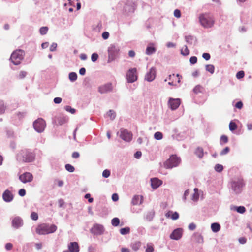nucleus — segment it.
I'll return each instance as SVG.
<instances>
[{
	"label": "nucleus",
	"instance_id": "7",
	"mask_svg": "<svg viewBox=\"0 0 252 252\" xmlns=\"http://www.w3.org/2000/svg\"><path fill=\"white\" fill-rule=\"evenodd\" d=\"M120 48L117 45L111 44L108 48V58L107 62L110 63L115 60L117 57Z\"/></svg>",
	"mask_w": 252,
	"mask_h": 252
},
{
	"label": "nucleus",
	"instance_id": "57",
	"mask_svg": "<svg viewBox=\"0 0 252 252\" xmlns=\"http://www.w3.org/2000/svg\"><path fill=\"white\" fill-rule=\"evenodd\" d=\"M196 228V225L193 222L190 223L188 226V229L191 231L195 230Z\"/></svg>",
	"mask_w": 252,
	"mask_h": 252
},
{
	"label": "nucleus",
	"instance_id": "6",
	"mask_svg": "<svg viewBox=\"0 0 252 252\" xmlns=\"http://www.w3.org/2000/svg\"><path fill=\"white\" fill-rule=\"evenodd\" d=\"M199 21L201 25L205 28H210L213 26L214 20L208 14H203L199 16Z\"/></svg>",
	"mask_w": 252,
	"mask_h": 252
},
{
	"label": "nucleus",
	"instance_id": "21",
	"mask_svg": "<svg viewBox=\"0 0 252 252\" xmlns=\"http://www.w3.org/2000/svg\"><path fill=\"white\" fill-rule=\"evenodd\" d=\"M162 181L157 178L151 179V185L153 189H157L162 184Z\"/></svg>",
	"mask_w": 252,
	"mask_h": 252
},
{
	"label": "nucleus",
	"instance_id": "11",
	"mask_svg": "<svg viewBox=\"0 0 252 252\" xmlns=\"http://www.w3.org/2000/svg\"><path fill=\"white\" fill-rule=\"evenodd\" d=\"M126 79L128 83H132L136 81L137 79L136 75V69L135 68H131L128 70L126 73Z\"/></svg>",
	"mask_w": 252,
	"mask_h": 252
},
{
	"label": "nucleus",
	"instance_id": "28",
	"mask_svg": "<svg viewBox=\"0 0 252 252\" xmlns=\"http://www.w3.org/2000/svg\"><path fill=\"white\" fill-rule=\"evenodd\" d=\"M211 228L212 231L216 233L220 231V225L218 223L214 222L211 224Z\"/></svg>",
	"mask_w": 252,
	"mask_h": 252
},
{
	"label": "nucleus",
	"instance_id": "23",
	"mask_svg": "<svg viewBox=\"0 0 252 252\" xmlns=\"http://www.w3.org/2000/svg\"><path fill=\"white\" fill-rule=\"evenodd\" d=\"M56 120L60 125H62L68 122V118L66 116L61 114L56 118Z\"/></svg>",
	"mask_w": 252,
	"mask_h": 252
},
{
	"label": "nucleus",
	"instance_id": "54",
	"mask_svg": "<svg viewBox=\"0 0 252 252\" xmlns=\"http://www.w3.org/2000/svg\"><path fill=\"white\" fill-rule=\"evenodd\" d=\"M245 75L243 71H239L236 74V77L237 79H241L244 77Z\"/></svg>",
	"mask_w": 252,
	"mask_h": 252
},
{
	"label": "nucleus",
	"instance_id": "30",
	"mask_svg": "<svg viewBox=\"0 0 252 252\" xmlns=\"http://www.w3.org/2000/svg\"><path fill=\"white\" fill-rule=\"evenodd\" d=\"M195 154L199 158H202L204 155L203 149L202 148L198 147L195 150Z\"/></svg>",
	"mask_w": 252,
	"mask_h": 252
},
{
	"label": "nucleus",
	"instance_id": "9",
	"mask_svg": "<svg viewBox=\"0 0 252 252\" xmlns=\"http://www.w3.org/2000/svg\"><path fill=\"white\" fill-rule=\"evenodd\" d=\"M120 137L125 142H129L132 140L133 134L131 132L126 129H121Z\"/></svg>",
	"mask_w": 252,
	"mask_h": 252
},
{
	"label": "nucleus",
	"instance_id": "35",
	"mask_svg": "<svg viewBox=\"0 0 252 252\" xmlns=\"http://www.w3.org/2000/svg\"><path fill=\"white\" fill-rule=\"evenodd\" d=\"M154 248L153 245L151 243H148L146 245V252H154Z\"/></svg>",
	"mask_w": 252,
	"mask_h": 252
},
{
	"label": "nucleus",
	"instance_id": "20",
	"mask_svg": "<svg viewBox=\"0 0 252 252\" xmlns=\"http://www.w3.org/2000/svg\"><path fill=\"white\" fill-rule=\"evenodd\" d=\"M124 10L126 14L127 15L133 13L135 10L134 4L130 3L125 4L124 7Z\"/></svg>",
	"mask_w": 252,
	"mask_h": 252
},
{
	"label": "nucleus",
	"instance_id": "46",
	"mask_svg": "<svg viewBox=\"0 0 252 252\" xmlns=\"http://www.w3.org/2000/svg\"><path fill=\"white\" fill-rule=\"evenodd\" d=\"M48 30L47 27H42L40 28V33L41 35H45L47 33Z\"/></svg>",
	"mask_w": 252,
	"mask_h": 252
},
{
	"label": "nucleus",
	"instance_id": "3",
	"mask_svg": "<svg viewBox=\"0 0 252 252\" xmlns=\"http://www.w3.org/2000/svg\"><path fill=\"white\" fill-rule=\"evenodd\" d=\"M57 229V226L54 224L50 225L46 223H43L38 226L36 228V232L40 235H45L54 233Z\"/></svg>",
	"mask_w": 252,
	"mask_h": 252
},
{
	"label": "nucleus",
	"instance_id": "25",
	"mask_svg": "<svg viewBox=\"0 0 252 252\" xmlns=\"http://www.w3.org/2000/svg\"><path fill=\"white\" fill-rule=\"evenodd\" d=\"M166 218H171L173 220H176L179 218V214L177 212H173L169 211L165 214Z\"/></svg>",
	"mask_w": 252,
	"mask_h": 252
},
{
	"label": "nucleus",
	"instance_id": "58",
	"mask_svg": "<svg viewBox=\"0 0 252 252\" xmlns=\"http://www.w3.org/2000/svg\"><path fill=\"white\" fill-rule=\"evenodd\" d=\"M197 61V58L196 56H192L190 58V63L191 64H194L196 63Z\"/></svg>",
	"mask_w": 252,
	"mask_h": 252
},
{
	"label": "nucleus",
	"instance_id": "24",
	"mask_svg": "<svg viewBox=\"0 0 252 252\" xmlns=\"http://www.w3.org/2000/svg\"><path fill=\"white\" fill-rule=\"evenodd\" d=\"M142 196L134 195L131 200V204L133 205L141 204L142 203Z\"/></svg>",
	"mask_w": 252,
	"mask_h": 252
},
{
	"label": "nucleus",
	"instance_id": "4",
	"mask_svg": "<svg viewBox=\"0 0 252 252\" xmlns=\"http://www.w3.org/2000/svg\"><path fill=\"white\" fill-rule=\"evenodd\" d=\"M25 52L23 50L19 49L14 51L10 57V60L15 65H18L21 63L23 59Z\"/></svg>",
	"mask_w": 252,
	"mask_h": 252
},
{
	"label": "nucleus",
	"instance_id": "36",
	"mask_svg": "<svg viewBox=\"0 0 252 252\" xmlns=\"http://www.w3.org/2000/svg\"><path fill=\"white\" fill-rule=\"evenodd\" d=\"M181 53L184 56H187L189 54V51L187 45H185L184 47L181 50Z\"/></svg>",
	"mask_w": 252,
	"mask_h": 252
},
{
	"label": "nucleus",
	"instance_id": "63",
	"mask_svg": "<svg viewBox=\"0 0 252 252\" xmlns=\"http://www.w3.org/2000/svg\"><path fill=\"white\" fill-rule=\"evenodd\" d=\"M202 57L205 60H209L210 59V55L208 53H204L202 55Z\"/></svg>",
	"mask_w": 252,
	"mask_h": 252
},
{
	"label": "nucleus",
	"instance_id": "16",
	"mask_svg": "<svg viewBox=\"0 0 252 252\" xmlns=\"http://www.w3.org/2000/svg\"><path fill=\"white\" fill-rule=\"evenodd\" d=\"M2 197L4 201L7 203L11 202L14 199V195L12 191L9 189H6L2 193Z\"/></svg>",
	"mask_w": 252,
	"mask_h": 252
},
{
	"label": "nucleus",
	"instance_id": "41",
	"mask_svg": "<svg viewBox=\"0 0 252 252\" xmlns=\"http://www.w3.org/2000/svg\"><path fill=\"white\" fill-rule=\"evenodd\" d=\"M235 210L239 213L243 214L246 211V208L242 206L235 207Z\"/></svg>",
	"mask_w": 252,
	"mask_h": 252
},
{
	"label": "nucleus",
	"instance_id": "43",
	"mask_svg": "<svg viewBox=\"0 0 252 252\" xmlns=\"http://www.w3.org/2000/svg\"><path fill=\"white\" fill-rule=\"evenodd\" d=\"M65 168L69 172H73L75 170L74 167L70 164H66L65 165Z\"/></svg>",
	"mask_w": 252,
	"mask_h": 252
},
{
	"label": "nucleus",
	"instance_id": "64",
	"mask_svg": "<svg viewBox=\"0 0 252 252\" xmlns=\"http://www.w3.org/2000/svg\"><path fill=\"white\" fill-rule=\"evenodd\" d=\"M141 156L142 153L141 151H137L134 155V157L137 159L140 158Z\"/></svg>",
	"mask_w": 252,
	"mask_h": 252
},
{
	"label": "nucleus",
	"instance_id": "1",
	"mask_svg": "<svg viewBox=\"0 0 252 252\" xmlns=\"http://www.w3.org/2000/svg\"><path fill=\"white\" fill-rule=\"evenodd\" d=\"M17 160L24 162H31L35 159V155L31 150H21L17 155Z\"/></svg>",
	"mask_w": 252,
	"mask_h": 252
},
{
	"label": "nucleus",
	"instance_id": "48",
	"mask_svg": "<svg viewBox=\"0 0 252 252\" xmlns=\"http://www.w3.org/2000/svg\"><path fill=\"white\" fill-rule=\"evenodd\" d=\"M230 151V148L228 147H226L220 152L221 156H223L227 154Z\"/></svg>",
	"mask_w": 252,
	"mask_h": 252
},
{
	"label": "nucleus",
	"instance_id": "19",
	"mask_svg": "<svg viewBox=\"0 0 252 252\" xmlns=\"http://www.w3.org/2000/svg\"><path fill=\"white\" fill-rule=\"evenodd\" d=\"M192 240L198 244H203L204 239L203 236L198 232H195L193 234L191 237Z\"/></svg>",
	"mask_w": 252,
	"mask_h": 252
},
{
	"label": "nucleus",
	"instance_id": "22",
	"mask_svg": "<svg viewBox=\"0 0 252 252\" xmlns=\"http://www.w3.org/2000/svg\"><path fill=\"white\" fill-rule=\"evenodd\" d=\"M68 247L70 252H79V247L78 244L76 242L70 243L68 246Z\"/></svg>",
	"mask_w": 252,
	"mask_h": 252
},
{
	"label": "nucleus",
	"instance_id": "40",
	"mask_svg": "<svg viewBox=\"0 0 252 252\" xmlns=\"http://www.w3.org/2000/svg\"><path fill=\"white\" fill-rule=\"evenodd\" d=\"M229 130L233 131L237 129V126L236 124L232 121H231L229 125Z\"/></svg>",
	"mask_w": 252,
	"mask_h": 252
},
{
	"label": "nucleus",
	"instance_id": "50",
	"mask_svg": "<svg viewBox=\"0 0 252 252\" xmlns=\"http://www.w3.org/2000/svg\"><path fill=\"white\" fill-rule=\"evenodd\" d=\"M65 110L67 111L70 112L71 114H74L76 112V110L73 108H71L70 106H66L64 107Z\"/></svg>",
	"mask_w": 252,
	"mask_h": 252
},
{
	"label": "nucleus",
	"instance_id": "26",
	"mask_svg": "<svg viewBox=\"0 0 252 252\" xmlns=\"http://www.w3.org/2000/svg\"><path fill=\"white\" fill-rule=\"evenodd\" d=\"M156 51V48L154 47L153 44H151L147 47L146 49V54L148 55H151L155 53Z\"/></svg>",
	"mask_w": 252,
	"mask_h": 252
},
{
	"label": "nucleus",
	"instance_id": "49",
	"mask_svg": "<svg viewBox=\"0 0 252 252\" xmlns=\"http://www.w3.org/2000/svg\"><path fill=\"white\" fill-rule=\"evenodd\" d=\"M181 77V76H180L179 75V74H177L176 76H175L174 74H172V75H169V77H168V79L169 80H173V79H172V78H178V83H180V78Z\"/></svg>",
	"mask_w": 252,
	"mask_h": 252
},
{
	"label": "nucleus",
	"instance_id": "10",
	"mask_svg": "<svg viewBox=\"0 0 252 252\" xmlns=\"http://www.w3.org/2000/svg\"><path fill=\"white\" fill-rule=\"evenodd\" d=\"M104 230V227L102 225L95 223L91 229L90 232L94 235H101L103 234Z\"/></svg>",
	"mask_w": 252,
	"mask_h": 252
},
{
	"label": "nucleus",
	"instance_id": "2",
	"mask_svg": "<svg viewBox=\"0 0 252 252\" xmlns=\"http://www.w3.org/2000/svg\"><path fill=\"white\" fill-rule=\"evenodd\" d=\"M244 185L243 179L235 178L229 182L228 186L232 193L237 194L241 192Z\"/></svg>",
	"mask_w": 252,
	"mask_h": 252
},
{
	"label": "nucleus",
	"instance_id": "39",
	"mask_svg": "<svg viewBox=\"0 0 252 252\" xmlns=\"http://www.w3.org/2000/svg\"><path fill=\"white\" fill-rule=\"evenodd\" d=\"M186 42L189 44H192L193 41V37L191 35H187L185 37Z\"/></svg>",
	"mask_w": 252,
	"mask_h": 252
},
{
	"label": "nucleus",
	"instance_id": "33",
	"mask_svg": "<svg viewBox=\"0 0 252 252\" xmlns=\"http://www.w3.org/2000/svg\"><path fill=\"white\" fill-rule=\"evenodd\" d=\"M69 79L70 81L74 82L77 79V75L75 72H72L69 74Z\"/></svg>",
	"mask_w": 252,
	"mask_h": 252
},
{
	"label": "nucleus",
	"instance_id": "61",
	"mask_svg": "<svg viewBox=\"0 0 252 252\" xmlns=\"http://www.w3.org/2000/svg\"><path fill=\"white\" fill-rule=\"evenodd\" d=\"M57 47V43H53L50 47V51L51 52L55 51L56 50Z\"/></svg>",
	"mask_w": 252,
	"mask_h": 252
},
{
	"label": "nucleus",
	"instance_id": "15",
	"mask_svg": "<svg viewBox=\"0 0 252 252\" xmlns=\"http://www.w3.org/2000/svg\"><path fill=\"white\" fill-rule=\"evenodd\" d=\"M183 230L181 228H178L174 229L170 235L171 239L178 240L181 238L183 235Z\"/></svg>",
	"mask_w": 252,
	"mask_h": 252
},
{
	"label": "nucleus",
	"instance_id": "37",
	"mask_svg": "<svg viewBox=\"0 0 252 252\" xmlns=\"http://www.w3.org/2000/svg\"><path fill=\"white\" fill-rule=\"evenodd\" d=\"M120 223V220L118 218L115 217L114 218L111 220V224L114 226H118L119 225Z\"/></svg>",
	"mask_w": 252,
	"mask_h": 252
},
{
	"label": "nucleus",
	"instance_id": "56",
	"mask_svg": "<svg viewBox=\"0 0 252 252\" xmlns=\"http://www.w3.org/2000/svg\"><path fill=\"white\" fill-rule=\"evenodd\" d=\"M31 218H32V220H37L38 218L37 213L34 212H32L31 215Z\"/></svg>",
	"mask_w": 252,
	"mask_h": 252
},
{
	"label": "nucleus",
	"instance_id": "13",
	"mask_svg": "<svg viewBox=\"0 0 252 252\" xmlns=\"http://www.w3.org/2000/svg\"><path fill=\"white\" fill-rule=\"evenodd\" d=\"M11 225L14 229H18L23 225V220L19 216L11 218Z\"/></svg>",
	"mask_w": 252,
	"mask_h": 252
},
{
	"label": "nucleus",
	"instance_id": "5",
	"mask_svg": "<svg viewBox=\"0 0 252 252\" xmlns=\"http://www.w3.org/2000/svg\"><path fill=\"white\" fill-rule=\"evenodd\" d=\"M181 161L180 157L176 155H172L164 163V167L166 169H172L177 167L180 164Z\"/></svg>",
	"mask_w": 252,
	"mask_h": 252
},
{
	"label": "nucleus",
	"instance_id": "12",
	"mask_svg": "<svg viewBox=\"0 0 252 252\" xmlns=\"http://www.w3.org/2000/svg\"><path fill=\"white\" fill-rule=\"evenodd\" d=\"M113 86L112 83L108 82L100 86L98 88V91L101 94L110 93L113 91Z\"/></svg>",
	"mask_w": 252,
	"mask_h": 252
},
{
	"label": "nucleus",
	"instance_id": "34",
	"mask_svg": "<svg viewBox=\"0 0 252 252\" xmlns=\"http://www.w3.org/2000/svg\"><path fill=\"white\" fill-rule=\"evenodd\" d=\"M228 139L227 136L223 135L220 138V144L221 145H224L228 142Z\"/></svg>",
	"mask_w": 252,
	"mask_h": 252
},
{
	"label": "nucleus",
	"instance_id": "38",
	"mask_svg": "<svg viewBox=\"0 0 252 252\" xmlns=\"http://www.w3.org/2000/svg\"><path fill=\"white\" fill-rule=\"evenodd\" d=\"M154 138L158 140H161L163 138V134L161 132H156L154 135Z\"/></svg>",
	"mask_w": 252,
	"mask_h": 252
},
{
	"label": "nucleus",
	"instance_id": "17",
	"mask_svg": "<svg viewBox=\"0 0 252 252\" xmlns=\"http://www.w3.org/2000/svg\"><path fill=\"white\" fill-rule=\"evenodd\" d=\"M181 103V100L179 98H170L168 100V104L170 108L172 110L177 109Z\"/></svg>",
	"mask_w": 252,
	"mask_h": 252
},
{
	"label": "nucleus",
	"instance_id": "18",
	"mask_svg": "<svg viewBox=\"0 0 252 252\" xmlns=\"http://www.w3.org/2000/svg\"><path fill=\"white\" fill-rule=\"evenodd\" d=\"M156 77V69L154 67H152L150 69L149 71L146 74L145 76V80L148 82H152L153 81Z\"/></svg>",
	"mask_w": 252,
	"mask_h": 252
},
{
	"label": "nucleus",
	"instance_id": "47",
	"mask_svg": "<svg viewBox=\"0 0 252 252\" xmlns=\"http://www.w3.org/2000/svg\"><path fill=\"white\" fill-rule=\"evenodd\" d=\"M5 107L3 101L0 100V114H2L4 112Z\"/></svg>",
	"mask_w": 252,
	"mask_h": 252
},
{
	"label": "nucleus",
	"instance_id": "59",
	"mask_svg": "<svg viewBox=\"0 0 252 252\" xmlns=\"http://www.w3.org/2000/svg\"><path fill=\"white\" fill-rule=\"evenodd\" d=\"M174 15L175 17L178 18L181 17V11L179 9H175L174 11Z\"/></svg>",
	"mask_w": 252,
	"mask_h": 252
},
{
	"label": "nucleus",
	"instance_id": "44",
	"mask_svg": "<svg viewBox=\"0 0 252 252\" xmlns=\"http://www.w3.org/2000/svg\"><path fill=\"white\" fill-rule=\"evenodd\" d=\"M203 89V88L200 85H196L193 89V91L194 93L195 94H197L198 93H200L202 92V90Z\"/></svg>",
	"mask_w": 252,
	"mask_h": 252
},
{
	"label": "nucleus",
	"instance_id": "32",
	"mask_svg": "<svg viewBox=\"0 0 252 252\" xmlns=\"http://www.w3.org/2000/svg\"><path fill=\"white\" fill-rule=\"evenodd\" d=\"M130 228L128 227H126L120 229V232L122 235H125L128 234L130 233Z\"/></svg>",
	"mask_w": 252,
	"mask_h": 252
},
{
	"label": "nucleus",
	"instance_id": "55",
	"mask_svg": "<svg viewBox=\"0 0 252 252\" xmlns=\"http://www.w3.org/2000/svg\"><path fill=\"white\" fill-rule=\"evenodd\" d=\"M199 198L198 192H194L192 195L191 199L193 201H197Z\"/></svg>",
	"mask_w": 252,
	"mask_h": 252
},
{
	"label": "nucleus",
	"instance_id": "29",
	"mask_svg": "<svg viewBox=\"0 0 252 252\" xmlns=\"http://www.w3.org/2000/svg\"><path fill=\"white\" fill-rule=\"evenodd\" d=\"M141 246V243L139 241H136L131 243L130 246L132 250L134 251L138 250Z\"/></svg>",
	"mask_w": 252,
	"mask_h": 252
},
{
	"label": "nucleus",
	"instance_id": "14",
	"mask_svg": "<svg viewBox=\"0 0 252 252\" xmlns=\"http://www.w3.org/2000/svg\"><path fill=\"white\" fill-rule=\"evenodd\" d=\"M19 179L23 183L31 182L33 180V176L30 172H25L19 176Z\"/></svg>",
	"mask_w": 252,
	"mask_h": 252
},
{
	"label": "nucleus",
	"instance_id": "27",
	"mask_svg": "<svg viewBox=\"0 0 252 252\" xmlns=\"http://www.w3.org/2000/svg\"><path fill=\"white\" fill-rule=\"evenodd\" d=\"M155 216V212L153 210H151L146 213L144 216V218L147 221H151L152 220Z\"/></svg>",
	"mask_w": 252,
	"mask_h": 252
},
{
	"label": "nucleus",
	"instance_id": "52",
	"mask_svg": "<svg viewBox=\"0 0 252 252\" xmlns=\"http://www.w3.org/2000/svg\"><path fill=\"white\" fill-rule=\"evenodd\" d=\"M98 58V55L96 53H94L92 54L91 60L92 62H95Z\"/></svg>",
	"mask_w": 252,
	"mask_h": 252
},
{
	"label": "nucleus",
	"instance_id": "45",
	"mask_svg": "<svg viewBox=\"0 0 252 252\" xmlns=\"http://www.w3.org/2000/svg\"><path fill=\"white\" fill-rule=\"evenodd\" d=\"M223 169V167L222 165L217 164L215 166V170L218 172H221Z\"/></svg>",
	"mask_w": 252,
	"mask_h": 252
},
{
	"label": "nucleus",
	"instance_id": "8",
	"mask_svg": "<svg viewBox=\"0 0 252 252\" xmlns=\"http://www.w3.org/2000/svg\"><path fill=\"white\" fill-rule=\"evenodd\" d=\"M46 122L42 118H38L36 120L33 124L34 129L38 133L44 131L46 127Z\"/></svg>",
	"mask_w": 252,
	"mask_h": 252
},
{
	"label": "nucleus",
	"instance_id": "60",
	"mask_svg": "<svg viewBox=\"0 0 252 252\" xmlns=\"http://www.w3.org/2000/svg\"><path fill=\"white\" fill-rule=\"evenodd\" d=\"M18 194L20 196H24L26 195V190L24 189H21L18 191Z\"/></svg>",
	"mask_w": 252,
	"mask_h": 252
},
{
	"label": "nucleus",
	"instance_id": "42",
	"mask_svg": "<svg viewBox=\"0 0 252 252\" xmlns=\"http://www.w3.org/2000/svg\"><path fill=\"white\" fill-rule=\"evenodd\" d=\"M108 116L111 118L112 120H113L116 117L115 112L113 110H110L107 112Z\"/></svg>",
	"mask_w": 252,
	"mask_h": 252
},
{
	"label": "nucleus",
	"instance_id": "62",
	"mask_svg": "<svg viewBox=\"0 0 252 252\" xmlns=\"http://www.w3.org/2000/svg\"><path fill=\"white\" fill-rule=\"evenodd\" d=\"M109 36V33L107 32H104L102 34V37L105 40L107 39L108 38Z\"/></svg>",
	"mask_w": 252,
	"mask_h": 252
},
{
	"label": "nucleus",
	"instance_id": "31",
	"mask_svg": "<svg viewBox=\"0 0 252 252\" xmlns=\"http://www.w3.org/2000/svg\"><path fill=\"white\" fill-rule=\"evenodd\" d=\"M205 69L211 74H213L215 71V67L212 64H207L205 66Z\"/></svg>",
	"mask_w": 252,
	"mask_h": 252
},
{
	"label": "nucleus",
	"instance_id": "51",
	"mask_svg": "<svg viewBox=\"0 0 252 252\" xmlns=\"http://www.w3.org/2000/svg\"><path fill=\"white\" fill-rule=\"evenodd\" d=\"M110 175V171L108 169L104 170L102 172V176L104 178H108Z\"/></svg>",
	"mask_w": 252,
	"mask_h": 252
},
{
	"label": "nucleus",
	"instance_id": "53",
	"mask_svg": "<svg viewBox=\"0 0 252 252\" xmlns=\"http://www.w3.org/2000/svg\"><path fill=\"white\" fill-rule=\"evenodd\" d=\"M27 74V72H26L25 71H21L19 72V74L18 75V78L21 79H23L24 78H25L26 77Z\"/></svg>",
	"mask_w": 252,
	"mask_h": 252
}]
</instances>
